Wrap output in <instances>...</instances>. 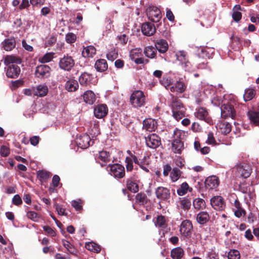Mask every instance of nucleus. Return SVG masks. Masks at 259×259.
<instances>
[{"label": "nucleus", "mask_w": 259, "mask_h": 259, "mask_svg": "<svg viewBox=\"0 0 259 259\" xmlns=\"http://www.w3.org/2000/svg\"><path fill=\"white\" fill-rule=\"evenodd\" d=\"M171 96V108L173 117L177 120L182 119L185 116L186 111L180 99Z\"/></svg>", "instance_id": "f257e3e1"}, {"label": "nucleus", "mask_w": 259, "mask_h": 259, "mask_svg": "<svg viewBox=\"0 0 259 259\" xmlns=\"http://www.w3.org/2000/svg\"><path fill=\"white\" fill-rule=\"evenodd\" d=\"M229 96H224L225 100L222 101L221 106V116L222 118H227L231 117L234 118L236 115V111L234 109L235 102L234 100H231L230 101H227V97Z\"/></svg>", "instance_id": "f03ea898"}, {"label": "nucleus", "mask_w": 259, "mask_h": 259, "mask_svg": "<svg viewBox=\"0 0 259 259\" xmlns=\"http://www.w3.org/2000/svg\"><path fill=\"white\" fill-rule=\"evenodd\" d=\"M130 101L132 105L135 107H141L146 103V97L142 91L135 90L132 93Z\"/></svg>", "instance_id": "7ed1b4c3"}, {"label": "nucleus", "mask_w": 259, "mask_h": 259, "mask_svg": "<svg viewBox=\"0 0 259 259\" xmlns=\"http://www.w3.org/2000/svg\"><path fill=\"white\" fill-rule=\"evenodd\" d=\"M177 61L179 65L185 71H191L192 70V65L189 60L187 54L184 51H180L176 53Z\"/></svg>", "instance_id": "20e7f679"}, {"label": "nucleus", "mask_w": 259, "mask_h": 259, "mask_svg": "<svg viewBox=\"0 0 259 259\" xmlns=\"http://www.w3.org/2000/svg\"><path fill=\"white\" fill-rule=\"evenodd\" d=\"M107 169L110 171V174L116 178H122L125 175L124 167L119 164L109 165Z\"/></svg>", "instance_id": "39448f33"}, {"label": "nucleus", "mask_w": 259, "mask_h": 259, "mask_svg": "<svg viewBox=\"0 0 259 259\" xmlns=\"http://www.w3.org/2000/svg\"><path fill=\"white\" fill-rule=\"evenodd\" d=\"M147 15L154 22H159L161 18L160 10L155 6H150L147 9Z\"/></svg>", "instance_id": "423d86ee"}, {"label": "nucleus", "mask_w": 259, "mask_h": 259, "mask_svg": "<svg viewBox=\"0 0 259 259\" xmlns=\"http://www.w3.org/2000/svg\"><path fill=\"white\" fill-rule=\"evenodd\" d=\"M145 141L148 147L152 149H156L161 144L160 138L155 134H152L145 138Z\"/></svg>", "instance_id": "0eeeda50"}, {"label": "nucleus", "mask_w": 259, "mask_h": 259, "mask_svg": "<svg viewBox=\"0 0 259 259\" xmlns=\"http://www.w3.org/2000/svg\"><path fill=\"white\" fill-rule=\"evenodd\" d=\"M74 65V61L71 56H64L60 60L59 66L64 70H70Z\"/></svg>", "instance_id": "6e6552de"}, {"label": "nucleus", "mask_w": 259, "mask_h": 259, "mask_svg": "<svg viewBox=\"0 0 259 259\" xmlns=\"http://www.w3.org/2000/svg\"><path fill=\"white\" fill-rule=\"evenodd\" d=\"M51 68L47 65L38 66L35 69V74L38 78H47L50 75Z\"/></svg>", "instance_id": "1a4fd4ad"}, {"label": "nucleus", "mask_w": 259, "mask_h": 259, "mask_svg": "<svg viewBox=\"0 0 259 259\" xmlns=\"http://www.w3.org/2000/svg\"><path fill=\"white\" fill-rule=\"evenodd\" d=\"M75 142L78 147L81 149L88 148L94 142L91 140L90 136L88 135L80 136L76 139Z\"/></svg>", "instance_id": "9d476101"}, {"label": "nucleus", "mask_w": 259, "mask_h": 259, "mask_svg": "<svg viewBox=\"0 0 259 259\" xmlns=\"http://www.w3.org/2000/svg\"><path fill=\"white\" fill-rule=\"evenodd\" d=\"M193 226L189 220L183 221L180 226V232L182 235L185 237H190L192 234Z\"/></svg>", "instance_id": "9b49d317"}, {"label": "nucleus", "mask_w": 259, "mask_h": 259, "mask_svg": "<svg viewBox=\"0 0 259 259\" xmlns=\"http://www.w3.org/2000/svg\"><path fill=\"white\" fill-rule=\"evenodd\" d=\"M194 115L196 117L200 120H204L209 124L212 123V120L209 116L208 113L205 108H198L195 112Z\"/></svg>", "instance_id": "f8f14e48"}, {"label": "nucleus", "mask_w": 259, "mask_h": 259, "mask_svg": "<svg viewBox=\"0 0 259 259\" xmlns=\"http://www.w3.org/2000/svg\"><path fill=\"white\" fill-rule=\"evenodd\" d=\"M108 109L107 106L105 104H100L94 108V113L95 116L97 118H102L106 116L108 113Z\"/></svg>", "instance_id": "ddd939ff"}, {"label": "nucleus", "mask_w": 259, "mask_h": 259, "mask_svg": "<svg viewBox=\"0 0 259 259\" xmlns=\"http://www.w3.org/2000/svg\"><path fill=\"white\" fill-rule=\"evenodd\" d=\"M220 184L219 178L215 176L207 177L205 181V187L206 189L212 190L217 188Z\"/></svg>", "instance_id": "4468645a"}, {"label": "nucleus", "mask_w": 259, "mask_h": 259, "mask_svg": "<svg viewBox=\"0 0 259 259\" xmlns=\"http://www.w3.org/2000/svg\"><path fill=\"white\" fill-rule=\"evenodd\" d=\"M236 168L240 176L244 178L249 177L252 170L250 166L245 163L237 165Z\"/></svg>", "instance_id": "2eb2a0df"}, {"label": "nucleus", "mask_w": 259, "mask_h": 259, "mask_svg": "<svg viewBox=\"0 0 259 259\" xmlns=\"http://www.w3.org/2000/svg\"><path fill=\"white\" fill-rule=\"evenodd\" d=\"M211 206L216 210H222L225 206L224 199L220 196H214L210 200Z\"/></svg>", "instance_id": "dca6fc26"}, {"label": "nucleus", "mask_w": 259, "mask_h": 259, "mask_svg": "<svg viewBox=\"0 0 259 259\" xmlns=\"http://www.w3.org/2000/svg\"><path fill=\"white\" fill-rule=\"evenodd\" d=\"M156 197L161 200H166L170 197V192L168 189L163 187H158L155 191Z\"/></svg>", "instance_id": "f3484780"}, {"label": "nucleus", "mask_w": 259, "mask_h": 259, "mask_svg": "<svg viewBox=\"0 0 259 259\" xmlns=\"http://www.w3.org/2000/svg\"><path fill=\"white\" fill-rule=\"evenodd\" d=\"M21 70L18 64H12L9 66L6 75L8 77L15 78L18 77Z\"/></svg>", "instance_id": "a211bd4d"}, {"label": "nucleus", "mask_w": 259, "mask_h": 259, "mask_svg": "<svg viewBox=\"0 0 259 259\" xmlns=\"http://www.w3.org/2000/svg\"><path fill=\"white\" fill-rule=\"evenodd\" d=\"M157 127V122L152 118L146 119L143 122V129L149 131H154Z\"/></svg>", "instance_id": "6ab92c4d"}, {"label": "nucleus", "mask_w": 259, "mask_h": 259, "mask_svg": "<svg viewBox=\"0 0 259 259\" xmlns=\"http://www.w3.org/2000/svg\"><path fill=\"white\" fill-rule=\"evenodd\" d=\"M217 130L224 135H227L231 131V124L225 121H219L216 125Z\"/></svg>", "instance_id": "aec40b11"}, {"label": "nucleus", "mask_w": 259, "mask_h": 259, "mask_svg": "<svg viewBox=\"0 0 259 259\" xmlns=\"http://www.w3.org/2000/svg\"><path fill=\"white\" fill-rule=\"evenodd\" d=\"M141 30L144 35L151 36L155 32L156 29L152 23L146 22L143 24L142 25Z\"/></svg>", "instance_id": "412c9836"}, {"label": "nucleus", "mask_w": 259, "mask_h": 259, "mask_svg": "<svg viewBox=\"0 0 259 259\" xmlns=\"http://www.w3.org/2000/svg\"><path fill=\"white\" fill-rule=\"evenodd\" d=\"M94 79L91 74L87 72L82 73L79 78L80 84L82 86H88L92 83Z\"/></svg>", "instance_id": "4be33fe9"}, {"label": "nucleus", "mask_w": 259, "mask_h": 259, "mask_svg": "<svg viewBox=\"0 0 259 259\" xmlns=\"http://www.w3.org/2000/svg\"><path fill=\"white\" fill-rule=\"evenodd\" d=\"M16 41L14 38L5 39L1 44L2 48L6 51H10L15 47Z\"/></svg>", "instance_id": "5701e85b"}, {"label": "nucleus", "mask_w": 259, "mask_h": 259, "mask_svg": "<svg viewBox=\"0 0 259 259\" xmlns=\"http://www.w3.org/2000/svg\"><path fill=\"white\" fill-rule=\"evenodd\" d=\"M186 86L184 82L177 81L174 85L170 87V91L182 93L186 90Z\"/></svg>", "instance_id": "b1692460"}, {"label": "nucleus", "mask_w": 259, "mask_h": 259, "mask_svg": "<svg viewBox=\"0 0 259 259\" xmlns=\"http://www.w3.org/2000/svg\"><path fill=\"white\" fill-rule=\"evenodd\" d=\"M96 54V49L93 46L84 47L82 51V55L84 58H93Z\"/></svg>", "instance_id": "393cba45"}, {"label": "nucleus", "mask_w": 259, "mask_h": 259, "mask_svg": "<svg viewBox=\"0 0 259 259\" xmlns=\"http://www.w3.org/2000/svg\"><path fill=\"white\" fill-rule=\"evenodd\" d=\"M48 92V88L46 85L40 84L33 90V94L35 96L44 97L47 95Z\"/></svg>", "instance_id": "a878e982"}, {"label": "nucleus", "mask_w": 259, "mask_h": 259, "mask_svg": "<svg viewBox=\"0 0 259 259\" xmlns=\"http://www.w3.org/2000/svg\"><path fill=\"white\" fill-rule=\"evenodd\" d=\"M156 49L161 53H165L168 48L167 41L164 39H158L155 43Z\"/></svg>", "instance_id": "bb28decb"}, {"label": "nucleus", "mask_w": 259, "mask_h": 259, "mask_svg": "<svg viewBox=\"0 0 259 259\" xmlns=\"http://www.w3.org/2000/svg\"><path fill=\"white\" fill-rule=\"evenodd\" d=\"M209 215L206 211H201L196 215V221L200 225L206 224L209 220Z\"/></svg>", "instance_id": "cd10ccee"}, {"label": "nucleus", "mask_w": 259, "mask_h": 259, "mask_svg": "<svg viewBox=\"0 0 259 259\" xmlns=\"http://www.w3.org/2000/svg\"><path fill=\"white\" fill-rule=\"evenodd\" d=\"M84 101L90 105H92L96 101V96L95 94L90 90L87 91L83 95Z\"/></svg>", "instance_id": "c85d7f7f"}, {"label": "nucleus", "mask_w": 259, "mask_h": 259, "mask_svg": "<svg viewBox=\"0 0 259 259\" xmlns=\"http://www.w3.org/2000/svg\"><path fill=\"white\" fill-rule=\"evenodd\" d=\"M21 63V59L15 56L7 55L4 58V64L7 66H10L12 64H19Z\"/></svg>", "instance_id": "c756f323"}, {"label": "nucleus", "mask_w": 259, "mask_h": 259, "mask_svg": "<svg viewBox=\"0 0 259 259\" xmlns=\"http://www.w3.org/2000/svg\"><path fill=\"white\" fill-rule=\"evenodd\" d=\"M184 149L183 143L179 139H175L172 143V150L176 153L180 154Z\"/></svg>", "instance_id": "7c9ffc66"}, {"label": "nucleus", "mask_w": 259, "mask_h": 259, "mask_svg": "<svg viewBox=\"0 0 259 259\" xmlns=\"http://www.w3.org/2000/svg\"><path fill=\"white\" fill-rule=\"evenodd\" d=\"M95 67L97 71L102 72L107 69L108 64L105 59H100L96 61Z\"/></svg>", "instance_id": "2f4dec72"}, {"label": "nucleus", "mask_w": 259, "mask_h": 259, "mask_svg": "<svg viewBox=\"0 0 259 259\" xmlns=\"http://www.w3.org/2000/svg\"><path fill=\"white\" fill-rule=\"evenodd\" d=\"M78 83L76 80H68L65 85V89L68 92H75L78 88Z\"/></svg>", "instance_id": "473e14b6"}, {"label": "nucleus", "mask_w": 259, "mask_h": 259, "mask_svg": "<svg viewBox=\"0 0 259 259\" xmlns=\"http://www.w3.org/2000/svg\"><path fill=\"white\" fill-rule=\"evenodd\" d=\"M183 255L184 250L180 247L174 248L171 251V256L173 259H181Z\"/></svg>", "instance_id": "72a5a7b5"}, {"label": "nucleus", "mask_w": 259, "mask_h": 259, "mask_svg": "<svg viewBox=\"0 0 259 259\" xmlns=\"http://www.w3.org/2000/svg\"><path fill=\"white\" fill-rule=\"evenodd\" d=\"M248 116L250 121L255 125H259V112L249 111Z\"/></svg>", "instance_id": "f704fd0d"}, {"label": "nucleus", "mask_w": 259, "mask_h": 259, "mask_svg": "<svg viewBox=\"0 0 259 259\" xmlns=\"http://www.w3.org/2000/svg\"><path fill=\"white\" fill-rule=\"evenodd\" d=\"M156 49L152 46L146 47L144 51L145 56L150 58H154L156 56Z\"/></svg>", "instance_id": "c9c22d12"}, {"label": "nucleus", "mask_w": 259, "mask_h": 259, "mask_svg": "<svg viewBox=\"0 0 259 259\" xmlns=\"http://www.w3.org/2000/svg\"><path fill=\"white\" fill-rule=\"evenodd\" d=\"M155 225L156 227L161 229L166 228L167 224L165 217L161 215L157 216Z\"/></svg>", "instance_id": "e433bc0d"}, {"label": "nucleus", "mask_w": 259, "mask_h": 259, "mask_svg": "<svg viewBox=\"0 0 259 259\" xmlns=\"http://www.w3.org/2000/svg\"><path fill=\"white\" fill-rule=\"evenodd\" d=\"M193 203L194 207L197 210L203 209L205 207V202L202 198H197L195 199Z\"/></svg>", "instance_id": "4c0bfd02"}, {"label": "nucleus", "mask_w": 259, "mask_h": 259, "mask_svg": "<svg viewBox=\"0 0 259 259\" xmlns=\"http://www.w3.org/2000/svg\"><path fill=\"white\" fill-rule=\"evenodd\" d=\"M182 172L177 168H174L170 174V178L172 182H175L178 181L181 177Z\"/></svg>", "instance_id": "58836bf2"}, {"label": "nucleus", "mask_w": 259, "mask_h": 259, "mask_svg": "<svg viewBox=\"0 0 259 259\" xmlns=\"http://www.w3.org/2000/svg\"><path fill=\"white\" fill-rule=\"evenodd\" d=\"M85 247L87 249L97 253L99 252L101 250L100 246L93 242L86 243Z\"/></svg>", "instance_id": "ea45409f"}, {"label": "nucleus", "mask_w": 259, "mask_h": 259, "mask_svg": "<svg viewBox=\"0 0 259 259\" xmlns=\"http://www.w3.org/2000/svg\"><path fill=\"white\" fill-rule=\"evenodd\" d=\"M98 159L105 163H107L110 161V156L109 152L102 151L99 152Z\"/></svg>", "instance_id": "a19ab883"}, {"label": "nucleus", "mask_w": 259, "mask_h": 259, "mask_svg": "<svg viewBox=\"0 0 259 259\" xmlns=\"http://www.w3.org/2000/svg\"><path fill=\"white\" fill-rule=\"evenodd\" d=\"M255 91L253 89H248L245 90L244 99L245 101H250L254 97Z\"/></svg>", "instance_id": "79ce46f5"}, {"label": "nucleus", "mask_w": 259, "mask_h": 259, "mask_svg": "<svg viewBox=\"0 0 259 259\" xmlns=\"http://www.w3.org/2000/svg\"><path fill=\"white\" fill-rule=\"evenodd\" d=\"M37 177L41 181H46L50 177V172L45 170H39L37 172Z\"/></svg>", "instance_id": "37998d69"}, {"label": "nucleus", "mask_w": 259, "mask_h": 259, "mask_svg": "<svg viewBox=\"0 0 259 259\" xmlns=\"http://www.w3.org/2000/svg\"><path fill=\"white\" fill-rule=\"evenodd\" d=\"M126 185L127 189L131 191H132L134 193L138 191L139 186L136 183L128 180L126 181Z\"/></svg>", "instance_id": "c03bdc74"}, {"label": "nucleus", "mask_w": 259, "mask_h": 259, "mask_svg": "<svg viewBox=\"0 0 259 259\" xmlns=\"http://www.w3.org/2000/svg\"><path fill=\"white\" fill-rule=\"evenodd\" d=\"M54 53H47L42 57L39 58V61L43 63L49 62L54 58Z\"/></svg>", "instance_id": "a18cd8bd"}, {"label": "nucleus", "mask_w": 259, "mask_h": 259, "mask_svg": "<svg viewBox=\"0 0 259 259\" xmlns=\"http://www.w3.org/2000/svg\"><path fill=\"white\" fill-rule=\"evenodd\" d=\"M228 259H240V254L236 249H231L228 253Z\"/></svg>", "instance_id": "49530a36"}, {"label": "nucleus", "mask_w": 259, "mask_h": 259, "mask_svg": "<svg viewBox=\"0 0 259 259\" xmlns=\"http://www.w3.org/2000/svg\"><path fill=\"white\" fill-rule=\"evenodd\" d=\"M136 202L144 204L147 203V198L146 194L143 193H138L136 196Z\"/></svg>", "instance_id": "de8ad7c7"}, {"label": "nucleus", "mask_w": 259, "mask_h": 259, "mask_svg": "<svg viewBox=\"0 0 259 259\" xmlns=\"http://www.w3.org/2000/svg\"><path fill=\"white\" fill-rule=\"evenodd\" d=\"M188 188V184L186 182L183 183L181 186V187L177 190L178 194L180 196H183L185 195L187 192Z\"/></svg>", "instance_id": "09e8293b"}, {"label": "nucleus", "mask_w": 259, "mask_h": 259, "mask_svg": "<svg viewBox=\"0 0 259 259\" xmlns=\"http://www.w3.org/2000/svg\"><path fill=\"white\" fill-rule=\"evenodd\" d=\"M142 56V50L141 49H133L130 52V57L132 60Z\"/></svg>", "instance_id": "8fccbe9b"}, {"label": "nucleus", "mask_w": 259, "mask_h": 259, "mask_svg": "<svg viewBox=\"0 0 259 259\" xmlns=\"http://www.w3.org/2000/svg\"><path fill=\"white\" fill-rule=\"evenodd\" d=\"M205 259H219V254L214 249H211L207 252Z\"/></svg>", "instance_id": "3c124183"}, {"label": "nucleus", "mask_w": 259, "mask_h": 259, "mask_svg": "<svg viewBox=\"0 0 259 259\" xmlns=\"http://www.w3.org/2000/svg\"><path fill=\"white\" fill-rule=\"evenodd\" d=\"M76 39V35L73 33H68L65 36V40L67 43L72 44L75 41Z\"/></svg>", "instance_id": "603ef678"}, {"label": "nucleus", "mask_w": 259, "mask_h": 259, "mask_svg": "<svg viewBox=\"0 0 259 259\" xmlns=\"http://www.w3.org/2000/svg\"><path fill=\"white\" fill-rule=\"evenodd\" d=\"M160 82L163 84L165 88L170 90V87H171V79L169 77H163L160 80Z\"/></svg>", "instance_id": "864d4df0"}, {"label": "nucleus", "mask_w": 259, "mask_h": 259, "mask_svg": "<svg viewBox=\"0 0 259 259\" xmlns=\"http://www.w3.org/2000/svg\"><path fill=\"white\" fill-rule=\"evenodd\" d=\"M27 217L33 221L37 222L39 218V215L34 211H29L27 213Z\"/></svg>", "instance_id": "5fc2aeb1"}, {"label": "nucleus", "mask_w": 259, "mask_h": 259, "mask_svg": "<svg viewBox=\"0 0 259 259\" xmlns=\"http://www.w3.org/2000/svg\"><path fill=\"white\" fill-rule=\"evenodd\" d=\"M125 166L127 171H132L133 169L132 159L130 157H126L125 160Z\"/></svg>", "instance_id": "6e6d98bb"}, {"label": "nucleus", "mask_w": 259, "mask_h": 259, "mask_svg": "<svg viewBox=\"0 0 259 259\" xmlns=\"http://www.w3.org/2000/svg\"><path fill=\"white\" fill-rule=\"evenodd\" d=\"M81 201L80 199H78L77 200H73L71 202L72 206L76 210H80L82 209V206L81 205Z\"/></svg>", "instance_id": "4d7b16f0"}, {"label": "nucleus", "mask_w": 259, "mask_h": 259, "mask_svg": "<svg viewBox=\"0 0 259 259\" xmlns=\"http://www.w3.org/2000/svg\"><path fill=\"white\" fill-rule=\"evenodd\" d=\"M12 203L17 206L21 205L22 203V200L21 197L18 194L14 195L12 198Z\"/></svg>", "instance_id": "13d9d810"}, {"label": "nucleus", "mask_w": 259, "mask_h": 259, "mask_svg": "<svg viewBox=\"0 0 259 259\" xmlns=\"http://www.w3.org/2000/svg\"><path fill=\"white\" fill-rule=\"evenodd\" d=\"M0 153L2 156L7 157L10 154V149L6 146H3L0 149Z\"/></svg>", "instance_id": "bf43d9fd"}, {"label": "nucleus", "mask_w": 259, "mask_h": 259, "mask_svg": "<svg viewBox=\"0 0 259 259\" xmlns=\"http://www.w3.org/2000/svg\"><path fill=\"white\" fill-rule=\"evenodd\" d=\"M56 41V38L54 36L48 37L46 38L45 41V45L46 46H51L55 44Z\"/></svg>", "instance_id": "052dcab7"}, {"label": "nucleus", "mask_w": 259, "mask_h": 259, "mask_svg": "<svg viewBox=\"0 0 259 259\" xmlns=\"http://www.w3.org/2000/svg\"><path fill=\"white\" fill-rule=\"evenodd\" d=\"M106 57L109 60L113 61L117 58V54L114 50L112 51L107 54Z\"/></svg>", "instance_id": "680f3d73"}, {"label": "nucleus", "mask_w": 259, "mask_h": 259, "mask_svg": "<svg viewBox=\"0 0 259 259\" xmlns=\"http://www.w3.org/2000/svg\"><path fill=\"white\" fill-rule=\"evenodd\" d=\"M55 207L56 209L58 212V213L59 215H66L67 214L65 213V209L62 207L59 204L56 203L55 204Z\"/></svg>", "instance_id": "e2e57ef3"}, {"label": "nucleus", "mask_w": 259, "mask_h": 259, "mask_svg": "<svg viewBox=\"0 0 259 259\" xmlns=\"http://www.w3.org/2000/svg\"><path fill=\"white\" fill-rule=\"evenodd\" d=\"M191 202L190 201L184 199L181 201V205L184 209H188L190 208Z\"/></svg>", "instance_id": "0e129e2a"}, {"label": "nucleus", "mask_w": 259, "mask_h": 259, "mask_svg": "<svg viewBox=\"0 0 259 259\" xmlns=\"http://www.w3.org/2000/svg\"><path fill=\"white\" fill-rule=\"evenodd\" d=\"M234 214L237 218H241L244 217L245 214V211L242 208H239L238 209L234 210Z\"/></svg>", "instance_id": "69168bd1"}, {"label": "nucleus", "mask_w": 259, "mask_h": 259, "mask_svg": "<svg viewBox=\"0 0 259 259\" xmlns=\"http://www.w3.org/2000/svg\"><path fill=\"white\" fill-rule=\"evenodd\" d=\"M242 15L240 12L234 11L232 14V18L236 22H238L241 18Z\"/></svg>", "instance_id": "338daca9"}, {"label": "nucleus", "mask_w": 259, "mask_h": 259, "mask_svg": "<svg viewBox=\"0 0 259 259\" xmlns=\"http://www.w3.org/2000/svg\"><path fill=\"white\" fill-rule=\"evenodd\" d=\"M44 230L48 234L50 235L51 236H55L56 235L54 231L49 226H44L43 227Z\"/></svg>", "instance_id": "774afa93"}]
</instances>
